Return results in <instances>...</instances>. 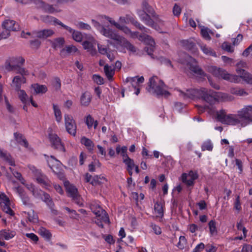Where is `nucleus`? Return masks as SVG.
<instances>
[{
    "label": "nucleus",
    "mask_w": 252,
    "mask_h": 252,
    "mask_svg": "<svg viewBox=\"0 0 252 252\" xmlns=\"http://www.w3.org/2000/svg\"><path fill=\"white\" fill-rule=\"evenodd\" d=\"M238 74H241L242 79L248 84L252 85V74L241 68L236 70Z\"/></svg>",
    "instance_id": "obj_18"
},
{
    "label": "nucleus",
    "mask_w": 252,
    "mask_h": 252,
    "mask_svg": "<svg viewBox=\"0 0 252 252\" xmlns=\"http://www.w3.org/2000/svg\"><path fill=\"white\" fill-rule=\"evenodd\" d=\"M64 185L69 197H72L78 194L77 189L74 186L70 185L68 181L65 182Z\"/></svg>",
    "instance_id": "obj_23"
},
{
    "label": "nucleus",
    "mask_w": 252,
    "mask_h": 252,
    "mask_svg": "<svg viewBox=\"0 0 252 252\" xmlns=\"http://www.w3.org/2000/svg\"><path fill=\"white\" fill-rule=\"evenodd\" d=\"M213 148V145L210 140H208L203 142L201 146V150L203 151L208 150L211 151Z\"/></svg>",
    "instance_id": "obj_38"
},
{
    "label": "nucleus",
    "mask_w": 252,
    "mask_h": 252,
    "mask_svg": "<svg viewBox=\"0 0 252 252\" xmlns=\"http://www.w3.org/2000/svg\"><path fill=\"white\" fill-rule=\"evenodd\" d=\"M16 91L19 92V98L21 101L23 103H26V101H27V94L25 91L24 90H21V89H20V90Z\"/></svg>",
    "instance_id": "obj_50"
},
{
    "label": "nucleus",
    "mask_w": 252,
    "mask_h": 252,
    "mask_svg": "<svg viewBox=\"0 0 252 252\" xmlns=\"http://www.w3.org/2000/svg\"><path fill=\"white\" fill-rule=\"evenodd\" d=\"M208 29L207 28H204L201 30V34L203 37L207 40H210L211 37L209 34Z\"/></svg>",
    "instance_id": "obj_51"
},
{
    "label": "nucleus",
    "mask_w": 252,
    "mask_h": 252,
    "mask_svg": "<svg viewBox=\"0 0 252 252\" xmlns=\"http://www.w3.org/2000/svg\"><path fill=\"white\" fill-rule=\"evenodd\" d=\"M93 79L98 85H102L104 83L103 78L98 74L93 75Z\"/></svg>",
    "instance_id": "obj_48"
},
{
    "label": "nucleus",
    "mask_w": 252,
    "mask_h": 252,
    "mask_svg": "<svg viewBox=\"0 0 252 252\" xmlns=\"http://www.w3.org/2000/svg\"><path fill=\"white\" fill-rule=\"evenodd\" d=\"M99 178H100V176L95 175L93 178L90 184L94 186L97 185H100L103 183V182L99 180Z\"/></svg>",
    "instance_id": "obj_47"
},
{
    "label": "nucleus",
    "mask_w": 252,
    "mask_h": 252,
    "mask_svg": "<svg viewBox=\"0 0 252 252\" xmlns=\"http://www.w3.org/2000/svg\"><path fill=\"white\" fill-rule=\"evenodd\" d=\"M182 46L185 49L190 51L193 54L197 53L198 50L196 44L191 39L183 40L181 41Z\"/></svg>",
    "instance_id": "obj_15"
},
{
    "label": "nucleus",
    "mask_w": 252,
    "mask_h": 252,
    "mask_svg": "<svg viewBox=\"0 0 252 252\" xmlns=\"http://www.w3.org/2000/svg\"><path fill=\"white\" fill-rule=\"evenodd\" d=\"M65 125L66 131L71 135L75 136L76 133V125L72 117L69 115H64Z\"/></svg>",
    "instance_id": "obj_9"
},
{
    "label": "nucleus",
    "mask_w": 252,
    "mask_h": 252,
    "mask_svg": "<svg viewBox=\"0 0 252 252\" xmlns=\"http://www.w3.org/2000/svg\"><path fill=\"white\" fill-rule=\"evenodd\" d=\"M25 61V59L22 57L13 58L11 61L12 63H17V64H20L21 65H23Z\"/></svg>",
    "instance_id": "obj_55"
},
{
    "label": "nucleus",
    "mask_w": 252,
    "mask_h": 252,
    "mask_svg": "<svg viewBox=\"0 0 252 252\" xmlns=\"http://www.w3.org/2000/svg\"><path fill=\"white\" fill-rule=\"evenodd\" d=\"M77 28L81 30H91V27L88 24L83 22H79L76 24Z\"/></svg>",
    "instance_id": "obj_45"
},
{
    "label": "nucleus",
    "mask_w": 252,
    "mask_h": 252,
    "mask_svg": "<svg viewBox=\"0 0 252 252\" xmlns=\"http://www.w3.org/2000/svg\"><path fill=\"white\" fill-rule=\"evenodd\" d=\"M208 70L216 77H221L224 80L235 83H240L242 79L241 74H239V75L230 74L225 70L215 66L208 67Z\"/></svg>",
    "instance_id": "obj_3"
},
{
    "label": "nucleus",
    "mask_w": 252,
    "mask_h": 252,
    "mask_svg": "<svg viewBox=\"0 0 252 252\" xmlns=\"http://www.w3.org/2000/svg\"><path fill=\"white\" fill-rule=\"evenodd\" d=\"M28 188L30 190H31L32 192V194L34 197H40V198H41V197H42V193H41V191H42V190H40L39 191L37 190H35V189L34 188H33L32 186L30 188L29 187H28Z\"/></svg>",
    "instance_id": "obj_52"
},
{
    "label": "nucleus",
    "mask_w": 252,
    "mask_h": 252,
    "mask_svg": "<svg viewBox=\"0 0 252 252\" xmlns=\"http://www.w3.org/2000/svg\"><path fill=\"white\" fill-rule=\"evenodd\" d=\"M82 45L84 49L88 50V51L94 46L93 43L89 41H84L82 43Z\"/></svg>",
    "instance_id": "obj_60"
},
{
    "label": "nucleus",
    "mask_w": 252,
    "mask_h": 252,
    "mask_svg": "<svg viewBox=\"0 0 252 252\" xmlns=\"http://www.w3.org/2000/svg\"><path fill=\"white\" fill-rule=\"evenodd\" d=\"M72 199L74 202L79 206H83V203L82 201L81 196L78 194L74 197H72Z\"/></svg>",
    "instance_id": "obj_53"
},
{
    "label": "nucleus",
    "mask_w": 252,
    "mask_h": 252,
    "mask_svg": "<svg viewBox=\"0 0 252 252\" xmlns=\"http://www.w3.org/2000/svg\"><path fill=\"white\" fill-rule=\"evenodd\" d=\"M231 93L239 96L247 95L248 93L246 92L244 89L240 88H232L230 90Z\"/></svg>",
    "instance_id": "obj_33"
},
{
    "label": "nucleus",
    "mask_w": 252,
    "mask_h": 252,
    "mask_svg": "<svg viewBox=\"0 0 252 252\" xmlns=\"http://www.w3.org/2000/svg\"><path fill=\"white\" fill-rule=\"evenodd\" d=\"M37 9H40L44 12L50 14L58 12L60 11V10L56 9L53 5L49 4L42 0H40Z\"/></svg>",
    "instance_id": "obj_16"
},
{
    "label": "nucleus",
    "mask_w": 252,
    "mask_h": 252,
    "mask_svg": "<svg viewBox=\"0 0 252 252\" xmlns=\"http://www.w3.org/2000/svg\"><path fill=\"white\" fill-rule=\"evenodd\" d=\"M5 68L8 71L14 70L16 73L20 74L21 76H28L29 74L28 70L21 67L19 64L12 65L10 63H8L6 65Z\"/></svg>",
    "instance_id": "obj_12"
},
{
    "label": "nucleus",
    "mask_w": 252,
    "mask_h": 252,
    "mask_svg": "<svg viewBox=\"0 0 252 252\" xmlns=\"http://www.w3.org/2000/svg\"><path fill=\"white\" fill-rule=\"evenodd\" d=\"M221 48L223 50L229 53L234 52L233 48L227 42H224L221 45Z\"/></svg>",
    "instance_id": "obj_46"
},
{
    "label": "nucleus",
    "mask_w": 252,
    "mask_h": 252,
    "mask_svg": "<svg viewBox=\"0 0 252 252\" xmlns=\"http://www.w3.org/2000/svg\"><path fill=\"white\" fill-rule=\"evenodd\" d=\"M237 116L240 119L246 121L241 123V125L243 127L252 123V105L245 106L242 109L238 111Z\"/></svg>",
    "instance_id": "obj_5"
},
{
    "label": "nucleus",
    "mask_w": 252,
    "mask_h": 252,
    "mask_svg": "<svg viewBox=\"0 0 252 252\" xmlns=\"http://www.w3.org/2000/svg\"><path fill=\"white\" fill-rule=\"evenodd\" d=\"M154 209L158 215V217L161 218L163 216V210L161 203L157 201L155 204Z\"/></svg>",
    "instance_id": "obj_36"
},
{
    "label": "nucleus",
    "mask_w": 252,
    "mask_h": 252,
    "mask_svg": "<svg viewBox=\"0 0 252 252\" xmlns=\"http://www.w3.org/2000/svg\"><path fill=\"white\" fill-rule=\"evenodd\" d=\"M142 10H138L137 11H143L146 13L151 14L153 18H158V15L156 14L152 6L149 5L148 0H142Z\"/></svg>",
    "instance_id": "obj_17"
},
{
    "label": "nucleus",
    "mask_w": 252,
    "mask_h": 252,
    "mask_svg": "<svg viewBox=\"0 0 252 252\" xmlns=\"http://www.w3.org/2000/svg\"><path fill=\"white\" fill-rule=\"evenodd\" d=\"M26 236L28 238L31 239L32 241H33L35 243H36L38 241V237H37V235H36L34 233H26Z\"/></svg>",
    "instance_id": "obj_62"
},
{
    "label": "nucleus",
    "mask_w": 252,
    "mask_h": 252,
    "mask_svg": "<svg viewBox=\"0 0 252 252\" xmlns=\"http://www.w3.org/2000/svg\"><path fill=\"white\" fill-rule=\"evenodd\" d=\"M14 136L16 141L21 145L24 146L26 148L28 146V142L25 138H23V135L18 132H15Z\"/></svg>",
    "instance_id": "obj_28"
},
{
    "label": "nucleus",
    "mask_w": 252,
    "mask_h": 252,
    "mask_svg": "<svg viewBox=\"0 0 252 252\" xmlns=\"http://www.w3.org/2000/svg\"><path fill=\"white\" fill-rule=\"evenodd\" d=\"M81 143L84 145L90 152L93 150L94 144L91 139L83 136L81 139Z\"/></svg>",
    "instance_id": "obj_30"
},
{
    "label": "nucleus",
    "mask_w": 252,
    "mask_h": 252,
    "mask_svg": "<svg viewBox=\"0 0 252 252\" xmlns=\"http://www.w3.org/2000/svg\"><path fill=\"white\" fill-rule=\"evenodd\" d=\"M77 51L78 49L75 46H66L60 51V55L62 58H65L69 54L72 53H75Z\"/></svg>",
    "instance_id": "obj_22"
},
{
    "label": "nucleus",
    "mask_w": 252,
    "mask_h": 252,
    "mask_svg": "<svg viewBox=\"0 0 252 252\" xmlns=\"http://www.w3.org/2000/svg\"><path fill=\"white\" fill-rule=\"evenodd\" d=\"M217 119L222 124L227 125H236L241 123V121L232 114H226L224 109L217 112Z\"/></svg>",
    "instance_id": "obj_4"
},
{
    "label": "nucleus",
    "mask_w": 252,
    "mask_h": 252,
    "mask_svg": "<svg viewBox=\"0 0 252 252\" xmlns=\"http://www.w3.org/2000/svg\"><path fill=\"white\" fill-rule=\"evenodd\" d=\"M104 17L112 25L114 26L118 29L123 32L126 34H130V33H131V30L127 27L124 25H121L120 24L116 22L114 20H112V19L108 16H104Z\"/></svg>",
    "instance_id": "obj_21"
},
{
    "label": "nucleus",
    "mask_w": 252,
    "mask_h": 252,
    "mask_svg": "<svg viewBox=\"0 0 252 252\" xmlns=\"http://www.w3.org/2000/svg\"><path fill=\"white\" fill-rule=\"evenodd\" d=\"M187 242L186 237L184 236H181L179 238V241L178 243L177 246L179 249L183 250L185 247Z\"/></svg>",
    "instance_id": "obj_41"
},
{
    "label": "nucleus",
    "mask_w": 252,
    "mask_h": 252,
    "mask_svg": "<svg viewBox=\"0 0 252 252\" xmlns=\"http://www.w3.org/2000/svg\"><path fill=\"white\" fill-rule=\"evenodd\" d=\"M137 14L140 19L145 25L151 27L154 22L153 19L151 18V15L150 14L146 13L143 11H137Z\"/></svg>",
    "instance_id": "obj_19"
},
{
    "label": "nucleus",
    "mask_w": 252,
    "mask_h": 252,
    "mask_svg": "<svg viewBox=\"0 0 252 252\" xmlns=\"http://www.w3.org/2000/svg\"><path fill=\"white\" fill-rule=\"evenodd\" d=\"M179 91L184 99L201 98L210 105L214 104L218 101L220 97H225L226 95V94H221L220 92H216L212 90H208L203 88L200 89H187L186 92L181 90Z\"/></svg>",
    "instance_id": "obj_1"
},
{
    "label": "nucleus",
    "mask_w": 252,
    "mask_h": 252,
    "mask_svg": "<svg viewBox=\"0 0 252 252\" xmlns=\"http://www.w3.org/2000/svg\"><path fill=\"white\" fill-rule=\"evenodd\" d=\"M104 71L108 80L110 81H113V76L115 74L114 69H112L110 66L106 64L104 67Z\"/></svg>",
    "instance_id": "obj_29"
},
{
    "label": "nucleus",
    "mask_w": 252,
    "mask_h": 252,
    "mask_svg": "<svg viewBox=\"0 0 252 252\" xmlns=\"http://www.w3.org/2000/svg\"><path fill=\"white\" fill-rule=\"evenodd\" d=\"M188 66L189 70L192 71L194 74L199 77L206 76V74L204 71L196 63H189Z\"/></svg>",
    "instance_id": "obj_20"
},
{
    "label": "nucleus",
    "mask_w": 252,
    "mask_h": 252,
    "mask_svg": "<svg viewBox=\"0 0 252 252\" xmlns=\"http://www.w3.org/2000/svg\"><path fill=\"white\" fill-rule=\"evenodd\" d=\"M165 85L163 81L158 79L157 76H153L149 79L146 87L147 91L151 94L159 98L161 96L168 97L170 93L164 90Z\"/></svg>",
    "instance_id": "obj_2"
},
{
    "label": "nucleus",
    "mask_w": 252,
    "mask_h": 252,
    "mask_svg": "<svg viewBox=\"0 0 252 252\" xmlns=\"http://www.w3.org/2000/svg\"><path fill=\"white\" fill-rule=\"evenodd\" d=\"M208 226L211 235H213L217 233L216 222L215 220H210L208 223Z\"/></svg>",
    "instance_id": "obj_37"
},
{
    "label": "nucleus",
    "mask_w": 252,
    "mask_h": 252,
    "mask_svg": "<svg viewBox=\"0 0 252 252\" xmlns=\"http://www.w3.org/2000/svg\"><path fill=\"white\" fill-rule=\"evenodd\" d=\"M2 27L8 30L9 32L11 31H18L20 30V27L16 22L12 20H5L2 24Z\"/></svg>",
    "instance_id": "obj_14"
},
{
    "label": "nucleus",
    "mask_w": 252,
    "mask_h": 252,
    "mask_svg": "<svg viewBox=\"0 0 252 252\" xmlns=\"http://www.w3.org/2000/svg\"><path fill=\"white\" fill-rule=\"evenodd\" d=\"M94 122V120L93 118L90 115H89L87 117L86 121V124L87 125L89 128L92 127Z\"/></svg>",
    "instance_id": "obj_56"
},
{
    "label": "nucleus",
    "mask_w": 252,
    "mask_h": 252,
    "mask_svg": "<svg viewBox=\"0 0 252 252\" xmlns=\"http://www.w3.org/2000/svg\"><path fill=\"white\" fill-rule=\"evenodd\" d=\"M12 83L15 85V90H20L21 87V81L20 76H15L12 80Z\"/></svg>",
    "instance_id": "obj_40"
},
{
    "label": "nucleus",
    "mask_w": 252,
    "mask_h": 252,
    "mask_svg": "<svg viewBox=\"0 0 252 252\" xmlns=\"http://www.w3.org/2000/svg\"><path fill=\"white\" fill-rule=\"evenodd\" d=\"M13 174L14 176V177L18 180H19L22 184L24 185L25 184V180L22 177V174L20 172L18 171H14V172H13Z\"/></svg>",
    "instance_id": "obj_58"
},
{
    "label": "nucleus",
    "mask_w": 252,
    "mask_h": 252,
    "mask_svg": "<svg viewBox=\"0 0 252 252\" xmlns=\"http://www.w3.org/2000/svg\"><path fill=\"white\" fill-rule=\"evenodd\" d=\"M112 40L116 41L118 45L126 48L131 52L135 53L136 51V48L132 44H131L126 38L120 36L117 33Z\"/></svg>",
    "instance_id": "obj_8"
},
{
    "label": "nucleus",
    "mask_w": 252,
    "mask_h": 252,
    "mask_svg": "<svg viewBox=\"0 0 252 252\" xmlns=\"http://www.w3.org/2000/svg\"><path fill=\"white\" fill-rule=\"evenodd\" d=\"M92 22L94 27L103 36L112 40L116 34V32L112 29L105 27L101 25L98 22L94 19H92Z\"/></svg>",
    "instance_id": "obj_6"
},
{
    "label": "nucleus",
    "mask_w": 252,
    "mask_h": 252,
    "mask_svg": "<svg viewBox=\"0 0 252 252\" xmlns=\"http://www.w3.org/2000/svg\"><path fill=\"white\" fill-rule=\"evenodd\" d=\"M39 234L46 241H49L51 240L52 234L49 230L45 228L42 227L40 229Z\"/></svg>",
    "instance_id": "obj_35"
},
{
    "label": "nucleus",
    "mask_w": 252,
    "mask_h": 252,
    "mask_svg": "<svg viewBox=\"0 0 252 252\" xmlns=\"http://www.w3.org/2000/svg\"><path fill=\"white\" fill-rule=\"evenodd\" d=\"M50 42L52 47L54 49H56L57 48H61L63 46L65 43V40L63 37H58L54 39V41L50 40Z\"/></svg>",
    "instance_id": "obj_26"
},
{
    "label": "nucleus",
    "mask_w": 252,
    "mask_h": 252,
    "mask_svg": "<svg viewBox=\"0 0 252 252\" xmlns=\"http://www.w3.org/2000/svg\"><path fill=\"white\" fill-rule=\"evenodd\" d=\"M36 180L38 183L45 187L49 186L48 179L46 176L44 174H40V176L37 175Z\"/></svg>",
    "instance_id": "obj_32"
},
{
    "label": "nucleus",
    "mask_w": 252,
    "mask_h": 252,
    "mask_svg": "<svg viewBox=\"0 0 252 252\" xmlns=\"http://www.w3.org/2000/svg\"><path fill=\"white\" fill-rule=\"evenodd\" d=\"M49 139L53 149L60 152H65L64 144L62 142L61 138L57 134L55 133L49 134Z\"/></svg>",
    "instance_id": "obj_7"
},
{
    "label": "nucleus",
    "mask_w": 252,
    "mask_h": 252,
    "mask_svg": "<svg viewBox=\"0 0 252 252\" xmlns=\"http://www.w3.org/2000/svg\"><path fill=\"white\" fill-rule=\"evenodd\" d=\"M67 31L72 34L73 40L77 42H81L83 39V35L82 33L78 31H75L70 27H68Z\"/></svg>",
    "instance_id": "obj_25"
},
{
    "label": "nucleus",
    "mask_w": 252,
    "mask_h": 252,
    "mask_svg": "<svg viewBox=\"0 0 252 252\" xmlns=\"http://www.w3.org/2000/svg\"><path fill=\"white\" fill-rule=\"evenodd\" d=\"M54 34V31L50 29H45L41 30L32 31L33 37H36V38L43 40L52 37Z\"/></svg>",
    "instance_id": "obj_10"
},
{
    "label": "nucleus",
    "mask_w": 252,
    "mask_h": 252,
    "mask_svg": "<svg viewBox=\"0 0 252 252\" xmlns=\"http://www.w3.org/2000/svg\"><path fill=\"white\" fill-rule=\"evenodd\" d=\"M205 248V245L203 243H200L197 245L196 247L193 249L192 252H200Z\"/></svg>",
    "instance_id": "obj_63"
},
{
    "label": "nucleus",
    "mask_w": 252,
    "mask_h": 252,
    "mask_svg": "<svg viewBox=\"0 0 252 252\" xmlns=\"http://www.w3.org/2000/svg\"><path fill=\"white\" fill-rule=\"evenodd\" d=\"M126 19L128 23H130L132 25L135 26L137 29H139L143 32L149 33L150 30L145 27L143 25L140 24L138 21L135 19L134 16L126 14Z\"/></svg>",
    "instance_id": "obj_13"
},
{
    "label": "nucleus",
    "mask_w": 252,
    "mask_h": 252,
    "mask_svg": "<svg viewBox=\"0 0 252 252\" xmlns=\"http://www.w3.org/2000/svg\"><path fill=\"white\" fill-rule=\"evenodd\" d=\"M92 100V96L90 93L88 92L84 93L80 97V103L81 105L88 106Z\"/></svg>",
    "instance_id": "obj_24"
},
{
    "label": "nucleus",
    "mask_w": 252,
    "mask_h": 252,
    "mask_svg": "<svg viewBox=\"0 0 252 252\" xmlns=\"http://www.w3.org/2000/svg\"><path fill=\"white\" fill-rule=\"evenodd\" d=\"M2 197H1V195H0V199H1L0 204L1 205L3 204H10V200L9 198L4 194H2Z\"/></svg>",
    "instance_id": "obj_61"
},
{
    "label": "nucleus",
    "mask_w": 252,
    "mask_h": 252,
    "mask_svg": "<svg viewBox=\"0 0 252 252\" xmlns=\"http://www.w3.org/2000/svg\"><path fill=\"white\" fill-rule=\"evenodd\" d=\"M146 39L148 40L147 42V45L144 47V50L151 58L154 59L155 57L153 54V52L155 50V42L154 39L149 35H146Z\"/></svg>",
    "instance_id": "obj_11"
},
{
    "label": "nucleus",
    "mask_w": 252,
    "mask_h": 252,
    "mask_svg": "<svg viewBox=\"0 0 252 252\" xmlns=\"http://www.w3.org/2000/svg\"><path fill=\"white\" fill-rule=\"evenodd\" d=\"M53 22L55 24H57V25H60L62 27H63V29H64L65 30H67V29L68 28V26L64 25L63 23L62 22H61L59 19H58L57 18H55V17H53Z\"/></svg>",
    "instance_id": "obj_59"
},
{
    "label": "nucleus",
    "mask_w": 252,
    "mask_h": 252,
    "mask_svg": "<svg viewBox=\"0 0 252 252\" xmlns=\"http://www.w3.org/2000/svg\"><path fill=\"white\" fill-rule=\"evenodd\" d=\"M53 108L56 121L60 122L62 120L61 111L58 107L54 104H53Z\"/></svg>",
    "instance_id": "obj_39"
},
{
    "label": "nucleus",
    "mask_w": 252,
    "mask_h": 252,
    "mask_svg": "<svg viewBox=\"0 0 252 252\" xmlns=\"http://www.w3.org/2000/svg\"><path fill=\"white\" fill-rule=\"evenodd\" d=\"M29 41L31 47L33 49H38L40 48L41 45V41L40 39L38 38H32Z\"/></svg>",
    "instance_id": "obj_34"
},
{
    "label": "nucleus",
    "mask_w": 252,
    "mask_h": 252,
    "mask_svg": "<svg viewBox=\"0 0 252 252\" xmlns=\"http://www.w3.org/2000/svg\"><path fill=\"white\" fill-rule=\"evenodd\" d=\"M2 206V210L4 212H5L6 213L10 215L11 216H13L14 215L15 213L14 211L11 209L10 207V204H3Z\"/></svg>",
    "instance_id": "obj_44"
},
{
    "label": "nucleus",
    "mask_w": 252,
    "mask_h": 252,
    "mask_svg": "<svg viewBox=\"0 0 252 252\" xmlns=\"http://www.w3.org/2000/svg\"><path fill=\"white\" fill-rule=\"evenodd\" d=\"M234 207L236 210H238V211H240L242 209V208L241 206L240 196L239 195L237 196V197L236 198V200L234 202Z\"/></svg>",
    "instance_id": "obj_57"
},
{
    "label": "nucleus",
    "mask_w": 252,
    "mask_h": 252,
    "mask_svg": "<svg viewBox=\"0 0 252 252\" xmlns=\"http://www.w3.org/2000/svg\"><path fill=\"white\" fill-rule=\"evenodd\" d=\"M48 165L49 167L51 168V169L52 170V171L56 175H57L58 177L60 179H62L64 177V174L61 171H55L54 167L52 165H51L49 162L48 161Z\"/></svg>",
    "instance_id": "obj_54"
},
{
    "label": "nucleus",
    "mask_w": 252,
    "mask_h": 252,
    "mask_svg": "<svg viewBox=\"0 0 252 252\" xmlns=\"http://www.w3.org/2000/svg\"><path fill=\"white\" fill-rule=\"evenodd\" d=\"M18 2H20L23 4H28L31 3H33L36 7L37 8L38 5L41 0H18Z\"/></svg>",
    "instance_id": "obj_43"
},
{
    "label": "nucleus",
    "mask_w": 252,
    "mask_h": 252,
    "mask_svg": "<svg viewBox=\"0 0 252 252\" xmlns=\"http://www.w3.org/2000/svg\"><path fill=\"white\" fill-rule=\"evenodd\" d=\"M53 85L56 91H58L61 89V81L59 77H56L54 78Z\"/></svg>",
    "instance_id": "obj_49"
},
{
    "label": "nucleus",
    "mask_w": 252,
    "mask_h": 252,
    "mask_svg": "<svg viewBox=\"0 0 252 252\" xmlns=\"http://www.w3.org/2000/svg\"><path fill=\"white\" fill-rule=\"evenodd\" d=\"M242 251V252H252V245L248 244L244 245Z\"/></svg>",
    "instance_id": "obj_64"
},
{
    "label": "nucleus",
    "mask_w": 252,
    "mask_h": 252,
    "mask_svg": "<svg viewBox=\"0 0 252 252\" xmlns=\"http://www.w3.org/2000/svg\"><path fill=\"white\" fill-rule=\"evenodd\" d=\"M158 60L160 61L161 64H164L167 66H170L172 68H174V66L170 60L163 57H160L158 58Z\"/></svg>",
    "instance_id": "obj_42"
},
{
    "label": "nucleus",
    "mask_w": 252,
    "mask_h": 252,
    "mask_svg": "<svg viewBox=\"0 0 252 252\" xmlns=\"http://www.w3.org/2000/svg\"><path fill=\"white\" fill-rule=\"evenodd\" d=\"M15 235L14 231H11L9 232V230L6 229H2L0 231V235L3 237L5 240H8L10 239L13 238Z\"/></svg>",
    "instance_id": "obj_31"
},
{
    "label": "nucleus",
    "mask_w": 252,
    "mask_h": 252,
    "mask_svg": "<svg viewBox=\"0 0 252 252\" xmlns=\"http://www.w3.org/2000/svg\"><path fill=\"white\" fill-rule=\"evenodd\" d=\"M36 94H44L47 90V87L44 85H40L39 84H34L32 85Z\"/></svg>",
    "instance_id": "obj_27"
}]
</instances>
